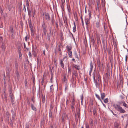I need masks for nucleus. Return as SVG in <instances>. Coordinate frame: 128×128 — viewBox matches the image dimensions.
I'll return each instance as SVG.
<instances>
[{
  "instance_id": "obj_1",
  "label": "nucleus",
  "mask_w": 128,
  "mask_h": 128,
  "mask_svg": "<svg viewBox=\"0 0 128 128\" xmlns=\"http://www.w3.org/2000/svg\"><path fill=\"white\" fill-rule=\"evenodd\" d=\"M114 106L115 109L120 113L122 114H124L126 113L125 110L120 105L117 104H114Z\"/></svg>"
},
{
  "instance_id": "obj_2",
  "label": "nucleus",
  "mask_w": 128,
  "mask_h": 128,
  "mask_svg": "<svg viewBox=\"0 0 128 128\" xmlns=\"http://www.w3.org/2000/svg\"><path fill=\"white\" fill-rule=\"evenodd\" d=\"M93 79H94V82L95 83V84L96 87V88L98 87L99 86V80H96L95 76H94V72H93Z\"/></svg>"
},
{
  "instance_id": "obj_3",
  "label": "nucleus",
  "mask_w": 128,
  "mask_h": 128,
  "mask_svg": "<svg viewBox=\"0 0 128 128\" xmlns=\"http://www.w3.org/2000/svg\"><path fill=\"white\" fill-rule=\"evenodd\" d=\"M43 16L44 17H45L47 21H48L50 20V17L49 14L48 13H46L44 14H43Z\"/></svg>"
},
{
  "instance_id": "obj_4",
  "label": "nucleus",
  "mask_w": 128,
  "mask_h": 128,
  "mask_svg": "<svg viewBox=\"0 0 128 128\" xmlns=\"http://www.w3.org/2000/svg\"><path fill=\"white\" fill-rule=\"evenodd\" d=\"M114 128H121L120 124L119 123L116 122L114 123Z\"/></svg>"
},
{
  "instance_id": "obj_5",
  "label": "nucleus",
  "mask_w": 128,
  "mask_h": 128,
  "mask_svg": "<svg viewBox=\"0 0 128 128\" xmlns=\"http://www.w3.org/2000/svg\"><path fill=\"white\" fill-rule=\"evenodd\" d=\"M32 54L34 55V57H36V48H33L32 52Z\"/></svg>"
},
{
  "instance_id": "obj_6",
  "label": "nucleus",
  "mask_w": 128,
  "mask_h": 128,
  "mask_svg": "<svg viewBox=\"0 0 128 128\" xmlns=\"http://www.w3.org/2000/svg\"><path fill=\"white\" fill-rule=\"evenodd\" d=\"M90 70L89 71V75L90 76H91V72H92V70L93 68V65L92 64V61H91L90 63Z\"/></svg>"
},
{
  "instance_id": "obj_7",
  "label": "nucleus",
  "mask_w": 128,
  "mask_h": 128,
  "mask_svg": "<svg viewBox=\"0 0 128 128\" xmlns=\"http://www.w3.org/2000/svg\"><path fill=\"white\" fill-rule=\"evenodd\" d=\"M42 28L43 29V31L44 32V34H46V26L45 23L44 22H43V24L42 25Z\"/></svg>"
},
{
  "instance_id": "obj_8",
  "label": "nucleus",
  "mask_w": 128,
  "mask_h": 128,
  "mask_svg": "<svg viewBox=\"0 0 128 128\" xmlns=\"http://www.w3.org/2000/svg\"><path fill=\"white\" fill-rule=\"evenodd\" d=\"M73 67L74 68H75L76 70H79L80 68L79 66H78L75 64H73Z\"/></svg>"
},
{
  "instance_id": "obj_9",
  "label": "nucleus",
  "mask_w": 128,
  "mask_h": 128,
  "mask_svg": "<svg viewBox=\"0 0 128 128\" xmlns=\"http://www.w3.org/2000/svg\"><path fill=\"white\" fill-rule=\"evenodd\" d=\"M10 115L9 113L8 112H6V118L7 120H8L9 119V117Z\"/></svg>"
},
{
  "instance_id": "obj_10",
  "label": "nucleus",
  "mask_w": 128,
  "mask_h": 128,
  "mask_svg": "<svg viewBox=\"0 0 128 128\" xmlns=\"http://www.w3.org/2000/svg\"><path fill=\"white\" fill-rule=\"evenodd\" d=\"M15 68L16 70H18V63L16 61L15 62Z\"/></svg>"
},
{
  "instance_id": "obj_11",
  "label": "nucleus",
  "mask_w": 128,
  "mask_h": 128,
  "mask_svg": "<svg viewBox=\"0 0 128 128\" xmlns=\"http://www.w3.org/2000/svg\"><path fill=\"white\" fill-rule=\"evenodd\" d=\"M60 64L62 68H64V65L62 60H60Z\"/></svg>"
},
{
  "instance_id": "obj_12",
  "label": "nucleus",
  "mask_w": 128,
  "mask_h": 128,
  "mask_svg": "<svg viewBox=\"0 0 128 128\" xmlns=\"http://www.w3.org/2000/svg\"><path fill=\"white\" fill-rule=\"evenodd\" d=\"M31 107L32 109L34 111H36V108L34 106L33 104H32L31 105Z\"/></svg>"
},
{
  "instance_id": "obj_13",
  "label": "nucleus",
  "mask_w": 128,
  "mask_h": 128,
  "mask_svg": "<svg viewBox=\"0 0 128 128\" xmlns=\"http://www.w3.org/2000/svg\"><path fill=\"white\" fill-rule=\"evenodd\" d=\"M101 4L102 6L104 7L105 6V2L104 0H102Z\"/></svg>"
},
{
  "instance_id": "obj_14",
  "label": "nucleus",
  "mask_w": 128,
  "mask_h": 128,
  "mask_svg": "<svg viewBox=\"0 0 128 128\" xmlns=\"http://www.w3.org/2000/svg\"><path fill=\"white\" fill-rule=\"evenodd\" d=\"M106 96L105 94L103 93L101 94V98L103 100L104 99Z\"/></svg>"
},
{
  "instance_id": "obj_15",
  "label": "nucleus",
  "mask_w": 128,
  "mask_h": 128,
  "mask_svg": "<svg viewBox=\"0 0 128 128\" xmlns=\"http://www.w3.org/2000/svg\"><path fill=\"white\" fill-rule=\"evenodd\" d=\"M28 14L29 16H30L32 15V12L30 10L28 9Z\"/></svg>"
},
{
  "instance_id": "obj_16",
  "label": "nucleus",
  "mask_w": 128,
  "mask_h": 128,
  "mask_svg": "<svg viewBox=\"0 0 128 128\" xmlns=\"http://www.w3.org/2000/svg\"><path fill=\"white\" fill-rule=\"evenodd\" d=\"M52 85L50 86V91L52 92H53L54 90V88H52Z\"/></svg>"
},
{
  "instance_id": "obj_17",
  "label": "nucleus",
  "mask_w": 128,
  "mask_h": 128,
  "mask_svg": "<svg viewBox=\"0 0 128 128\" xmlns=\"http://www.w3.org/2000/svg\"><path fill=\"white\" fill-rule=\"evenodd\" d=\"M68 52V54L69 56V57L70 58H72V54L71 51H69Z\"/></svg>"
},
{
  "instance_id": "obj_18",
  "label": "nucleus",
  "mask_w": 128,
  "mask_h": 128,
  "mask_svg": "<svg viewBox=\"0 0 128 128\" xmlns=\"http://www.w3.org/2000/svg\"><path fill=\"white\" fill-rule=\"evenodd\" d=\"M67 80L66 78V75H64V76L63 80L66 83L67 81Z\"/></svg>"
},
{
  "instance_id": "obj_19",
  "label": "nucleus",
  "mask_w": 128,
  "mask_h": 128,
  "mask_svg": "<svg viewBox=\"0 0 128 128\" xmlns=\"http://www.w3.org/2000/svg\"><path fill=\"white\" fill-rule=\"evenodd\" d=\"M123 106L127 108H128V106L127 104H126L125 102H124L123 103Z\"/></svg>"
},
{
  "instance_id": "obj_20",
  "label": "nucleus",
  "mask_w": 128,
  "mask_h": 128,
  "mask_svg": "<svg viewBox=\"0 0 128 128\" xmlns=\"http://www.w3.org/2000/svg\"><path fill=\"white\" fill-rule=\"evenodd\" d=\"M108 98H106L104 100V102L105 103H107L108 102Z\"/></svg>"
},
{
  "instance_id": "obj_21",
  "label": "nucleus",
  "mask_w": 128,
  "mask_h": 128,
  "mask_svg": "<svg viewBox=\"0 0 128 128\" xmlns=\"http://www.w3.org/2000/svg\"><path fill=\"white\" fill-rule=\"evenodd\" d=\"M29 3L28 2V0L26 1V6H27V9H28L29 7Z\"/></svg>"
},
{
  "instance_id": "obj_22",
  "label": "nucleus",
  "mask_w": 128,
  "mask_h": 128,
  "mask_svg": "<svg viewBox=\"0 0 128 128\" xmlns=\"http://www.w3.org/2000/svg\"><path fill=\"white\" fill-rule=\"evenodd\" d=\"M64 20L65 24L66 25V26H68V24L67 20Z\"/></svg>"
},
{
  "instance_id": "obj_23",
  "label": "nucleus",
  "mask_w": 128,
  "mask_h": 128,
  "mask_svg": "<svg viewBox=\"0 0 128 128\" xmlns=\"http://www.w3.org/2000/svg\"><path fill=\"white\" fill-rule=\"evenodd\" d=\"M66 48L67 49H68V52L69 51H70V50H71L72 49V48L70 46L68 47V46H67L66 47Z\"/></svg>"
},
{
  "instance_id": "obj_24",
  "label": "nucleus",
  "mask_w": 128,
  "mask_h": 128,
  "mask_svg": "<svg viewBox=\"0 0 128 128\" xmlns=\"http://www.w3.org/2000/svg\"><path fill=\"white\" fill-rule=\"evenodd\" d=\"M94 125V122L93 120H91V121L90 122V125L92 126H93Z\"/></svg>"
},
{
  "instance_id": "obj_25",
  "label": "nucleus",
  "mask_w": 128,
  "mask_h": 128,
  "mask_svg": "<svg viewBox=\"0 0 128 128\" xmlns=\"http://www.w3.org/2000/svg\"><path fill=\"white\" fill-rule=\"evenodd\" d=\"M9 96L10 97V99L14 98V97L12 94L10 93V94H9Z\"/></svg>"
},
{
  "instance_id": "obj_26",
  "label": "nucleus",
  "mask_w": 128,
  "mask_h": 128,
  "mask_svg": "<svg viewBox=\"0 0 128 128\" xmlns=\"http://www.w3.org/2000/svg\"><path fill=\"white\" fill-rule=\"evenodd\" d=\"M31 34L32 35H34V30L32 28H31Z\"/></svg>"
},
{
  "instance_id": "obj_27",
  "label": "nucleus",
  "mask_w": 128,
  "mask_h": 128,
  "mask_svg": "<svg viewBox=\"0 0 128 128\" xmlns=\"http://www.w3.org/2000/svg\"><path fill=\"white\" fill-rule=\"evenodd\" d=\"M52 24H54V16H52Z\"/></svg>"
},
{
  "instance_id": "obj_28",
  "label": "nucleus",
  "mask_w": 128,
  "mask_h": 128,
  "mask_svg": "<svg viewBox=\"0 0 128 128\" xmlns=\"http://www.w3.org/2000/svg\"><path fill=\"white\" fill-rule=\"evenodd\" d=\"M16 75H17V77H18L19 76V73L18 72V70H16Z\"/></svg>"
},
{
  "instance_id": "obj_29",
  "label": "nucleus",
  "mask_w": 128,
  "mask_h": 128,
  "mask_svg": "<svg viewBox=\"0 0 128 128\" xmlns=\"http://www.w3.org/2000/svg\"><path fill=\"white\" fill-rule=\"evenodd\" d=\"M100 24L99 22H97L96 24V26L98 28L100 26Z\"/></svg>"
},
{
  "instance_id": "obj_30",
  "label": "nucleus",
  "mask_w": 128,
  "mask_h": 128,
  "mask_svg": "<svg viewBox=\"0 0 128 128\" xmlns=\"http://www.w3.org/2000/svg\"><path fill=\"white\" fill-rule=\"evenodd\" d=\"M53 78V75L52 74V71H51V78H50V80L51 81L52 79Z\"/></svg>"
},
{
  "instance_id": "obj_31",
  "label": "nucleus",
  "mask_w": 128,
  "mask_h": 128,
  "mask_svg": "<svg viewBox=\"0 0 128 128\" xmlns=\"http://www.w3.org/2000/svg\"><path fill=\"white\" fill-rule=\"evenodd\" d=\"M14 98H11V100L12 102V104H14Z\"/></svg>"
},
{
  "instance_id": "obj_32",
  "label": "nucleus",
  "mask_w": 128,
  "mask_h": 128,
  "mask_svg": "<svg viewBox=\"0 0 128 128\" xmlns=\"http://www.w3.org/2000/svg\"><path fill=\"white\" fill-rule=\"evenodd\" d=\"M62 4L61 5H64L65 1L64 0H61Z\"/></svg>"
},
{
  "instance_id": "obj_33",
  "label": "nucleus",
  "mask_w": 128,
  "mask_h": 128,
  "mask_svg": "<svg viewBox=\"0 0 128 128\" xmlns=\"http://www.w3.org/2000/svg\"><path fill=\"white\" fill-rule=\"evenodd\" d=\"M19 54V56L20 58H22V55L21 53V52L20 51H19L18 52Z\"/></svg>"
},
{
  "instance_id": "obj_34",
  "label": "nucleus",
  "mask_w": 128,
  "mask_h": 128,
  "mask_svg": "<svg viewBox=\"0 0 128 128\" xmlns=\"http://www.w3.org/2000/svg\"><path fill=\"white\" fill-rule=\"evenodd\" d=\"M64 5H61V6L62 10L63 11H64Z\"/></svg>"
},
{
  "instance_id": "obj_35",
  "label": "nucleus",
  "mask_w": 128,
  "mask_h": 128,
  "mask_svg": "<svg viewBox=\"0 0 128 128\" xmlns=\"http://www.w3.org/2000/svg\"><path fill=\"white\" fill-rule=\"evenodd\" d=\"M96 96V97L98 98L99 100H100V96L98 95L97 94H95Z\"/></svg>"
},
{
  "instance_id": "obj_36",
  "label": "nucleus",
  "mask_w": 128,
  "mask_h": 128,
  "mask_svg": "<svg viewBox=\"0 0 128 128\" xmlns=\"http://www.w3.org/2000/svg\"><path fill=\"white\" fill-rule=\"evenodd\" d=\"M24 49H26L27 50H28V49L26 48V44L24 42Z\"/></svg>"
},
{
  "instance_id": "obj_37",
  "label": "nucleus",
  "mask_w": 128,
  "mask_h": 128,
  "mask_svg": "<svg viewBox=\"0 0 128 128\" xmlns=\"http://www.w3.org/2000/svg\"><path fill=\"white\" fill-rule=\"evenodd\" d=\"M88 15L89 18H91V14L90 12H89Z\"/></svg>"
},
{
  "instance_id": "obj_38",
  "label": "nucleus",
  "mask_w": 128,
  "mask_h": 128,
  "mask_svg": "<svg viewBox=\"0 0 128 128\" xmlns=\"http://www.w3.org/2000/svg\"><path fill=\"white\" fill-rule=\"evenodd\" d=\"M32 78L33 80V82L34 84H35V80L34 77V76H32Z\"/></svg>"
},
{
  "instance_id": "obj_39",
  "label": "nucleus",
  "mask_w": 128,
  "mask_h": 128,
  "mask_svg": "<svg viewBox=\"0 0 128 128\" xmlns=\"http://www.w3.org/2000/svg\"><path fill=\"white\" fill-rule=\"evenodd\" d=\"M74 27H73V31L74 32H75L76 31V30L75 29V28H76V26H75V23L74 22Z\"/></svg>"
},
{
  "instance_id": "obj_40",
  "label": "nucleus",
  "mask_w": 128,
  "mask_h": 128,
  "mask_svg": "<svg viewBox=\"0 0 128 128\" xmlns=\"http://www.w3.org/2000/svg\"><path fill=\"white\" fill-rule=\"evenodd\" d=\"M49 116L50 117L52 118V112H50L49 113Z\"/></svg>"
},
{
  "instance_id": "obj_41",
  "label": "nucleus",
  "mask_w": 128,
  "mask_h": 128,
  "mask_svg": "<svg viewBox=\"0 0 128 128\" xmlns=\"http://www.w3.org/2000/svg\"><path fill=\"white\" fill-rule=\"evenodd\" d=\"M25 40L26 41H27L28 39H29L28 37V36H26L25 38Z\"/></svg>"
},
{
  "instance_id": "obj_42",
  "label": "nucleus",
  "mask_w": 128,
  "mask_h": 128,
  "mask_svg": "<svg viewBox=\"0 0 128 128\" xmlns=\"http://www.w3.org/2000/svg\"><path fill=\"white\" fill-rule=\"evenodd\" d=\"M32 102H33V103H34V102H35V100H34V97L32 98Z\"/></svg>"
},
{
  "instance_id": "obj_43",
  "label": "nucleus",
  "mask_w": 128,
  "mask_h": 128,
  "mask_svg": "<svg viewBox=\"0 0 128 128\" xmlns=\"http://www.w3.org/2000/svg\"><path fill=\"white\" fill-rule=\"evenodd\" d=\"M4 99L6 100L7 99V97H6V94H4Z\"/></svg>"
},
{
  "instance_id": "obj_44",
  "label": "nucleus",
  "mask_w": 128,
  "mask_h": 128,
  "mask_svg": "<svg viewBox=\"0 0 128 128\" xmlns=\"http://www.w3.org/2000/svg\"><path fill=\"white\" fill-rule=\"evenodd\" d=\"M24 8H23V10L24 11L26 12V6L24 4Z\"/></svg>"
},
{
  "instance_id": "obj_45",
  "label": "nucleus",
  "mask_w": 128,
  "mask_h": 128,
  "mask_svg": "<svg viewBox=\"0 0 128 128\" xmlns=\"http://www.w3.org/2000/svg\"><path fill=\"white\" fill-rule=\"evenodd\" d=\"M27 103L28 104V105H29L30 104V101L29 100H27Z\"/></svg>"
},
{
  "instance_id": "obj_46",
  "label": "nucleus",
  "mask_w": 128,
  "mask_h": 128,
  "mask_svg": "<svg viewBox=\"0 0 128 128\" xmlns=\"http://www.w3.org/2000/svg\"><path fill=\"white\" fill-rule=\"evenodd\" d=\"M48 38V40H50V36L49 34H47Z\"/></svg>"
},
{
  "instance_id": "obj_47",
  "label": "nucleus",
  "mask_w": 128,
  "mask_h": 128,
  "mask_svg": "<svg viewBox=\"0 0 128 128\" xmlns=\"http://www.w3.org/2000/svg\"><path fill=\"white\" fill-rule=\"evenodd\" d=\"M28 56H30V57H31L32 56V54H31L30 52H29Z\"/></svg>"
},
{
  "instance_id": "obj_48",
  "label": "nucleus",
  "mask_w": 128,
  "mask_h": 128,
  "mask_svg": "<svg viewBox=\"0 0 128 128\" xmlns=\"http://www.w3.org/2000/svg\"><path fill=\"white\" fill-rule=\"evenodd\" d=\"M81 100H82V101H81V103H82V102L83 101V96H82V98H81Z\"/></svg>"
},
{
  "instance_id": "obj_49",
  "label": "nucleus",
  "mask_w": 128,
  "mask_h": 128,
  "mask_svg": "<svg viewBox=\"0 0 128 128\" xmlns=\"http://www.w3.org/2000/svg\"><path fill=\"white\" fill-rule=\"evenodd\" d=\"M9 92L10 94V93L11 94H12V90H11V88L9 90Z\"/></svg>"
},
{
  "instance_id": "obj_50",
  "label": "nucleus",
  "mask_w": 128,
  "mask_h": 128,
  "mask_svg": "<svg viewBox=\"0 0 128 128\" xmlns=\"http://www.w3.org/2000/svg\"><path fill=\"white\" fill-rule=\"evenodd\" d=\"M58 51L59 52L61 51V50H60V46H58Z\"/></svg>"
},
{
  "instance_id": "obj_51",
  "label": "nucleus",
  "mask_w": 128,
  "mask_h": 128,
  "mask_svg": "<svg viewBox=\"0 0 128 128\" xmlns=\"http://www.w3.org/2000/svg\"><path fill=\"white\" fill-rule=\"evenodd\" d=\"M35 12H36L35 10H34V12H33V17H34V16H35Z\"/></svg>"
},
{
  "instance_id": "obj_52",
  "label": "nucleus",
  "mask_w": 128,
  "mask_h": 128,
  "mask_svg": "<svg viewBox=\"0 0 128 128\" xmlns=\"http://www.w3.org/2000/svg\"><path fill=\"white\" fill-rule=\"evenodd\" d=\"M0 12L1 13V14H3V11L2 10V9H1L0 10Z\"/></svg>"
},
{
  "instance_id": "obj_53",
  "label": "nucleus",
  "mask_w": 128,
  "mask_h": 128,
  "mask_svg": "<svg viewBox=\"0 0 128 128\" xmlns=\"http://www.w3.org/2000/svg\"><path fill=\"white\" fill-rule=\"evenodd\" d=\"M44 81V78H43L42 79V80L41 81V84L42 85L43 84Z\"/></svg>"
},
{
  "instance_id": "obj_54",
  "label": "nucleus",
  "mask_w": 128,
  "mask_h": 128,
  "mask_svg": "<svg viewBox=\"0 0 128 128\" xmlns=\"http://www.w3.org/2000/svg\"><path fill=\"white\" fill-rule=\"evenodd\" d=\"M71 80L72 82V84H75V82H72V81L74 80L73 79V78H72V79H71Z\"/></svg>"
},
{
  "instance_id": "obj_55",
  "label": "nucleus",
  "mask_w": 128,
  "mask_h": 128,
  "mask_svg": "<svg viewBox=\"0 0 128 128\" xmlns=\"http://www.w3.org/2000/svg\"><path fill=\"white\" fill-rule=\"evenodd\" d=\"M101 102H102V105H103V106H104V107H105V108H106V106L103 103V102H102V101H101Z\"/></svg>"
},
{
  "instance_id": "obj_56",
  "label": "nucleus",
  "mask_w": 128,
  "mask_h": 128,
  "mask_svg": "<svg viewBox=\"0 0 128 128\" xmlns=\"http://www.w3.org/2000/svg\"><path fill=\"white\" fill-rule=\"evenodd\" d=\"M127 55H126L125 56V61L126 62L127 60Z\"/></svg>"
},
{
  "instance_id": "obj_57",
  "label": "nucleus",
  "mask_w": 128,
  "mask_h": 128,
  "mask_svg": "<svg viewBox=\"0 0 128 128\" xmlns=\"http://www.w3.org/2000/svg\"><path fill=\"white\" fill-rule=\"evenodd\" d=\"M70 72H70H70V69L68 68V73H69Z\"/></svg>"
},
{
  "instance_id": "obj_58",
  "label": "nucleus",
  "mask_w": 128,
  "mask_h": 128,
  "mask_svg": "<svg viewBox=\"0 0 128 128\" xmlns=\"http://www.w3.org/2000/svg\"><path fill=\"white\" fill-rule=\"evenodd\" d=\"M43 53L44 54V55L45 56L46 54H45V50H43Z\"/></svg>"
},
{
  "instance_id": "obj_59",
  "label": "nucleus",
  "mask_w": 128,
  "mask_h": 128,
  "mask_svg": "<svg viewBox=\"0 0 128 128\" xmlns=\"http://www.w3.org/2000/svg\"><path fill=\"white\" fill-rule=\"evenodd\" d=\"M66 59V60H67V58L66 57V56H65L63 58V60H64V59Z\"/></svg>"
},
{
  "instance_id": "obj_60",
  "label": "nucleus",
  "mask_w": 128,
  "mask_h": 128,
  "mask_svg": "<svg viewBox=\"0 0 128 128\" xmlns=\"http://www.w3.org/2000/svg\"><path fill=\"white\" fill-rule=\"evenodd\" d=\"M2 38L1 36H0V41H2Z\"/></svg>"
},
{
  "instance_id": "obj_61",
  "label": "nucleus",
  "mask_w": 128,
  "mask_h": 128,
  "mask_svg": "<svg viewBox=\"0 0 128 128\" xmlns=\"http://www.w3.org/2000/svg\"><path fill=\"white\" fill-rule=\"evenodd\" d=\"M97 5H98V8L99 9V6L98 5V3Z\"/></svg>"
},
{
  "instance_id": "obj_62",
  "label": "nucleus",
  "mask_w": 128,
  "mask_h": 128,
  "mask_svg": "<svg viewBox=\"0 0 128 128\" xmlns=\"http://www.w3.org/2000/svg\"><path fill=\"white\" fill-rule=\"evenodd\" d=\"M109 68H107V71L108 72H109Z\"/></svg>"
},
{
  "instance_id": "obj_63",
  "label": "nucleus",
  "mask_w": 128,
  "mask_h": 128,
  "mask_svg": "<svg viewBox=\"0 0 128 128\" xmlns=\"http://www.w3.org/2000/svg\"><path fill=\"white\" fill-rule=\"evenodd\" d=\"M86 125V128H89L88 124L87 125Z\"/></svg>"
},
{
  "instance_id": "obj_64",
  "label": "nucleus",
  "mask_w": 128,
  "mask_h": 128,
  "mask_svg": "<svg viewBox=\"0 0 128 128\" xmlns=\"http://www.w3.org/2000/svg\"><path fill=\"white\" fill-rule=\"evenodd\" d=\"M50 128H54L52 125H51Z\"/></svg>"
}]
</instances>
